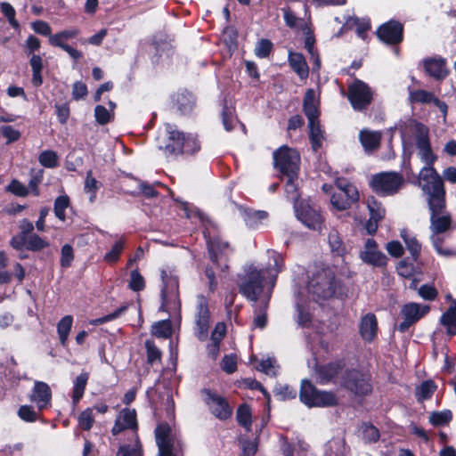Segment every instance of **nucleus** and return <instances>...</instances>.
<instances>
[{"instance_id": "nucleus-1", "label": "nucleus", "mask_w": 456, "mask_h": 456, "mask_svg": "<svg viewBox=\"0 0 456 456\" xmlns=\"http://www.w3.org/2000/svg\"><path fill=\"white\" fill-rule=\"evenodd\" d=\"M418 184L428 196L430 211L431 233H446L452 224L451 214L446 212L444 181L438 173H419Z\"/></svg>"}, {"instance_id": "nucleus-2", "label": "nucleus", "mask_w": 456, "mask_h": 456, "mask_svg": "<svg viewBox=\"0 0 456 456\" xmlns=\"http://www.w3.org/2000/svg\"><path fill=\"white\" fill-rule=\"evenodd\" d=\"M167 138V144L159 143V148L164 150L165 153L169 155H177L180 153H194L200 148V144L195 135L188 134L186 137L172 126H166L163 139Z\"/></svg>"}, {"instance_id": "nucleus-3", "label": "nucleus", "mask_w": 456, "mask_h": 456, "mask_svg": "<svg viewBox=\"0 0 456 456\" xmlns=\"http://www.w3.org/2000/svg\"><path fill=\"white\" fill-rule=\"evenodd\" d=\"M338 287L339 281L330 268H323L314 273L307 285L308 292L316 297L315 300L332 297Z\"/></svg>"}, {"instance_id": "nucleus-4", "label": "nucleus", "mask_w": 456, "mask_h": 456, "mask_svg": "<svg viewBox=\"0 0 456 456\" xmlns=\"http://www.w3.org/2000/svg\"><path fill=\"white\" fill-rule=\"evenodd\" d=\"M299 399L308 407H333L338 404L334 392L319 390L307 379L301 382Z\"/></svg>"}, {"instance_id": "nucleus-5", "label": "nucleus", "mask_w": 456, "mask_h": 456, "mask_svg": "<svg viewBox=\"0 0 456 456\" xmlns=\"http://www.w3.org/2000/svg\"><path fill=\"white\" fill-rule=\"evenodd\" d=\"M340 387L355 396H367L372 392L370 374L355 368L346 369L340 377Z\"/></svg>"}, {"instance_id": "nucleus-6", "label": "nucleus", "mask_w": 456, "mask_h": 456, "mask_svg": "<svg viewBox=\"0 0 456 456\" xmlns=\"http://www.w3.org/2000/svg\"><path fill=\"white\" fill-rule=\"evenodd\" d=\"M158 456H183L184 444L172 435L167 422L159 423L155 428Z\"/></svg>"}, {"instance_id": "nucleus-7", "label": "nucleus", "mask_w": 456, "mask_h": 456, "mask_svg": "<svg viewBox=\"0 0 456 456\" xmlns=\"http://www.w3.org/2000/svg\"><path fill=\"white\" fill-rule=\"evenodd\" d=\"M163 288L161 289L160 311H175L180 307L179 284L176 276L168 275L166 271L161 272Z\"/></svg>"}, {"instance_id": "nucleus-8", "label": "nucleus", "mask_w": 456, "mask_h": 456, "mask_svg": "<svg viewBox=\"0 0 456 456\" xmlns=\"http://www.w3.org/2000/svg\"><path fill=\"white\" fill-rule=\"evenodd\" d=\"M403 183V177L401 173H377L370 181L372 190L381 196L397 192Z\"/></svg>"}, {"instance_id": "nucleus-9", "label": "nucleus", "mask_w": 456, "mask_h": 456, "mask_svg": "<svg viewBox=\"0 0 456 456\" xmlns=\"http://www.w3.org/2000/svg\"><path fill=\"white\" fill-rule=\"evenodd\" d=\"M207 240L208 252L209 258L216 268L224 271L228 268L227 258L232 249L227 241L223 240L220 237H209L204 232Z\"/></svg>"}, {"instance_id": "nucleus-10", "label": "nucleus", "mask_w": 456, "mask_h": 456, "mask_svg": "<svg viewBox=\"0 0 456 456\" xmlns=\"http://www.w3.org/2000/svg\"><path fill=\"white\" fill-rule=\"evenodd\" d=\"M347 98L354 110L362 111L370 104L373 92L366 83L355 79L348 86Z\"/></svg>"}, {"instance_id": "nucleus-11", "label": "nucleus", "mask_w": 456, "mask_h": 456, "mask_svg": "<svg viewBox=\"0 0 456 456\" xmlns=\"http://www.w3.org/2000/svg\"><path fill=\"white\" fill-rule=\"evenodd\" d=\"M201 395L204 396V403L208 406L209 411L218 419L226 420L232 415V408L230 406L225 397L211 391L208 388H203Z\"/></svg>"}, {"instance_id": "nucleus-12", "label": "nucleus", "mask_w": 456, "mask_h": 456, "mask_svg": "<svg viewBox=\"0 0 456 456\" xmlns=\"http://www.w3.org/2000/svg\"><path fill=\"white\" fill-rule=\"evenodd\" d=\"M210 322V312L208 301L203 295L197 297L196 313H195V336L200 341H205L208 336Z\"/></svg>"}, {"instance_id": "nucleus-13", "label": "nucleus", "mask_w": 456, "mask_h": 456, "mask_svg": "<svg viewBox=\"0 0 456 456\" xmlns=\"http://www.w3.org/2000/svg\"><path fill=\"white\" fill-rule=\"evenodd\" d=\"M265 275L262 270L250 267L245 281L240 286V291L248 300L256 302L258 296L262 293Z\"/></svg>"}, {"instance_id": "nucleus-14", "label": "nucleus", "mask_w": 456, "mask_h": 456, "mask_svg": "<svg viewBox=\"0 0 456 456\" xmlns=\"http://www.w3.org/2000/svg\"><path fill=\"white\" fill-rule=\"evenodd\" d=\"M274 167L279 171H298L300 165L299 153L289 147L281 146L273 153Z\"/></svg>"}, {"instance_id": "nucleus-15", "label": "nucleus", "mask_w": 456, "mask_h": 456, "mask_svg": "<svg viewBox=\"0 0 456 456\" xmlns=\"http://www.w3.org/2000/svg\"><path fill=\"white\" fill-rule=\"evenodd\" d=\"M295 211L297 218L306 227L314 231H321L323 225V217L320 211L305 202H296Z\"/></svg>"}, {"instance_id": "nucleus-16", "label": "nucleus", "mask_w": 456, "mask_h": 456, "mask_svg": "<svg viewBox=\"0 0 456 456\" xmlns=\"http://www.w3.org/2000/svg\"><path fill=\"white\" fill-rule=\"evenodd\" d=\"M428 311V305H421L417 303L404 305L401 310L403 321L398 325L397 330L402 333L407 331L412 324L425 316Z\"/></svg>"}, {"instance_id": "nucleus-17", "label": "nucleus", "mask_w": 456, "mask_h": 456, "mask_svg": "<svg viewBox=\"0 0 456 456\" xmlns=\"http://www.w3.org/2000/svg\"><path fill=\"white\" fill-rule=\"evenodd\" d=\"M345 367L343 360H336L325 364H316L314 372L316 380L321 385H326L334 382L335 379L342 373Z\"/></svg>"}, {"instance_id": "nucleus-18", "label": "nucleus", "mask_w": 456, "mask_h": 456, "mask_svg": "<svg viewBox=\"0 0 456 456\" xmlns=\"http://www.w3.org/2000/svg\"><path fill=\"white\" fill-rule=\"evenodd\" d=\"M360 258L365 264L375 267H384L387 264V257L378 250V244L374 239H368L365 241L364 249L360 252Z\"/></svg>"}, {"instance_id": "nucleus-19", "label": "nucleus", "mask_w": 456, "mask_h": 456, "mask_svg": "<svg viewBox=\"0 0 456 456\" xmlns=\"http://www.w3.org/2000/svg\"><path fill=\"white\" fill-rule=\"evenodd\" d=\"M377 34L381 41L395 45L403 39V26L399 22L392 20L381 25Z\"/></svg>"}, {"instance_id": "nucleus-20", "label": "nucleus", "mask_w": 456, "mask_h": 456, "mask_svg": "<svg viewBox=\"0 0 456 456\" xmlns=\"http://www.w3.org/2000/svg\"><path fill=\"white\" fill-rule=\"evenodd\" d=\"M427 74L437 80H443L448 75L445 60L442 57L426 58L422 61Z\"/></svg>"}, {"instance_id": "nucleus-21", "label": "nucleus", "mask_w": 456, "mask_h": 456, "mask_svg": "<svg viewBox=\"0 0 456 456\" xmlns=\"http://www.w3.org/2000/svg\"><path fill=\"white\" fill-rule=\"evenodd\" d=\"M378 321L372 313H368L361 318L359 323V333L361 338L366 342H372L377 337Z\"/></svg>"}, {"instance_id": "nucleus-22", "label": "nucleus", "mask_w": 456, "mask_h": 456, "mask_svg": "<svg viewBox=\"0 0 456 456\" xmlns=\"http://www.w3.org/2000/svg\"><path fill=\"white\" fill-rule=\"evenodd\" d=\"M51 398L52 393L50 387L45 382L37 381L34 385L30 399L37 404L38 411L47 407Z\"/></svg>"}, {"instance_id": "nucleus-23", "label": "nucleus", "mask_w": 456, "mask_h": 456, "mask_svg": "<svg viewBox=\"0 0 456 456\" xmlns=\"http://www.w3.org/2000/svg\"><path fill=\"white\" fill-rule=\"evenodd\" d=\"M172 102L176 110L183 114L191 112L195 105L193 95L186 90L178 91L174 94L172 95Z\"/></svg>"}, {"instance_id": "nucleus-24", "label": "nucleus", "mask_w": 456, "mask_h": 456, "mask_svg": "<svg viewBox=\"0 0 456 456\" xmlns=\"http://www.w3.org/2000/svg\"><path fill=\"white\" fill-rule=\"evenodd\" d=\"M303 108L308 120L319 118V97L314 89H308L305 92Z\"/></svg>"}, {"instance_id": "nucleus-25", "label": "nucleus", "mask_w": 456, "mask_h": 456, "mask_svg": "<svg viewBox=\"0 0 456 456\" xmlns=\"http://www.w3.org/2000/svg\"><path fill=\"white\" fill-rule=\"evenodd\" d=\"M342 194L345 196V200L339 202L335 200V197L330 198V203L338 210H346L359 200L358 191L356 187L352 183H350L346 189L342 191Z\"/></svg>"}, {"instance_id": "nucleus-26", "label": "nucleus", "mask_w": 456, "mask_h": 456, "mask_svg": "<svg viewBox=\"0 0 456 456\" xmlns=\"http://www.w3.org/2000/svg\"><path fill=\"white\" fill-rule=\"evenodd\" d=\"M359 139L365 151L372 152L379 147L381 133L379 131L362 130L359 134Z\"/></svg>"}, {"instance_id": "nucleus-27", "label": "nucleus", "mask_w": 456, "mask_h": 456, "mask_svg": "<svg viewBox=\"0 0 456 456\" xmlns=\"http://www.w3.org/2000/svg\"><path fill=\"white\" fill-rule=\"evenodd\" d=\"M289 62L292 69L301 79H305L308 77L309 69L302 53L289 52Z\"/></svg>"}, {"instance_id": "nucleus-28", "label": "nucleus", "mask_w": 456, "mask_h": 456, "mask_svg": "<svg viewBox=\"0 0 456 456\" xmlns=\"http://www.w3.org/2000/svg\"><path fill=\"white\" fill-rule=\"evenodd\" d=\"M243 220L246 225L250 229H256L264 220L268 217V213L264 210H254L251 208L244 209Z\"/></svg>"}, {"instance_id": "nucleus-29", "label": "nucleus", "mask_w": 456, "mask_h": 456, "mask_svg": "<svg viewBox=\"0 0 456 456\" xmlns=\"http://www.w3.org/2000/svg\"><path fill=\"white\" fill-rule=\"evenodd\" d=\"M308 127L310 130L309 137L312 148L316 151L322 146V142L324 139L319 119L308 120Z\"/></svg>"}, {"instance_id": "nucleus-30", "label": "nucleus", "mask_w": 456, "mask_h": 456, "mask_svg": "<svg viewBox=\"0 0 456 456\" xmlns=\"http://www.w3.org/2000/svg\"><path fill=\"white\" fill-rule=\"evenodd\" d=\"M411 127L415 136L417 148L430 143L428 126L417 121H411Z\"/></svg>"}, {"instance_id": "nucleus-31", "label": "nucleus", "mask_w": 456, "mask_h": 456, "mask_svg": "<svg viewBox=\"0 0 456 456\" xmlns=\"http://www.w3.org/2000/svg\"><path fill=\"white\" fill-rule=\"evenodd\" d=\"M29 65L32 69L31 83L34 86L39 87L43 84L42 69L43 59L40 55L32 54L29 59Z\"/></svg>"}, {"instance_id": "nucleus-32", "label": "nucleus", "mask_w": 456, "mask_h": 456, "mask_svg": "<svg viewBox=\"0 0 456 456\" xmlns=\"http://www.w3.org/2000/svg\"><path fill=\"white\" fill-rule=\"evenodd\" d=\"M359 433L365 444H374L379 440V430L369 422H362L359 427Z\"/></svg>"}, {"instance_id": "nucleus-33", "label": "nucleus", "mask_w": 456, "mask_h": 456, "mask_svg": "<svg viewBox=\"0 0 456 456\" xmlns=\"http://www.w3.org/2000/svg\"><path fill=\"white\" fill-rule=\"evenodd\" d=\"M72 323L73 317L71 315H65L57 323V333L62 346H67V341L71 330Z\"/></svg>"}, {"instance_id": "nucleus-34", "label": "nucleus", "mask_w": 456, "mask_h": 456, "mask_svg": "<svg viewBox=\"0 0 456 456\" xmlns=\"http://www.w3.org/2000/svg\"><path fill=\"white\" fill-rule=\"evenodd\" d=\"M441 323L446 327L449 336L456 335V305H451L440 319Z\"/></svg>"}, {"instance_id": "nucleus-35", "label": "nucleus", "mask_w": 456, "mask_h": 456, "mask_svg": "<svg viewBox=\"0 0 456 456\" xmlns=\"http://www.w3.org/2000/svg\"><path fill=\"white\" fill-rule=\"evenodd\" d=\"M420 159L425 163V167L420 171H436L432 166L436 160V156L433 152L430 143L417 148Z\"/></svg>"}, {"instance_id": "nucleus-36", "label": "nucleus", "mask_w": 456, "mask_h": 456, "mask_svg": "<svg viewBox=\"0 0 456 456\" xmlns=\"http://www.w3.org/2000/svg\"><path fill=\"white\" fill-rule=\"evenodd\" d=\"M88 379L89 374L87 372H82L76 378L72 394V401L74 403H77L83 397Z\"/></svg>"}, {"instance_id": "nucleus-37", "label": "nucleus", "mask_w": 456, "mask_h": 456, "mask_svg": "<svg viewBox=\"0 0 456 456\" xmlns=\"http://www.w3.org/2000/svg\"><path fill=\"white\" fill-rule=\"evenodd\" d=\"M126 429L137 430L136 411L134 409H123L117 418Z\"/></svg>"}, {"instance_id": "nucleus-38", "label": "nucleus", "mask_w": 456, "mask_h": 456, "mask_svg": "<svg viewBox=\"0 0 456 456\" xmlns=\"http://www.w3.org/2000/svg\"><path fill=\"white\" fill-rule=\"evenodd\" d=\"M328 241L331 252L338 256H343L346 253V248L344 244L342 238L337 231H332L329 233Z\"/></svg>"}, {"instance_id": "nucleus-39", "label": "nucleus", "mask_w": 456, "mask_h": 456, "mask_svg": "<svg viewBox=\"0 0 456 456\" xmlns=\"http://www.w3.org/2000/svg\"><path fill=\"white\" fill-rule=\"evenodd\" d=\"M79 34L77 28L65 29L49 37V43L53 46L66 45L65 41L76 37Z\"/></svg>"}, {"instance_id": "nucleus-40", "label": "nucleus", "mask_w": 456, "mask_h": 456, "mask_svg": "<svg viewBox=\"0 0 456 456\" xmlns=\"http://www.w3.org/2000/svg\"><path fill=\"white\" fill-rule=\"evenodd\" d=\"M236 419L241 427H243L247 432L251 430V411L248 405L240 404L236 412Z\"/></svg>"}, {"instance_id": "nucleus-41", "label": "nucleus", "mask_w": 456, "mask_h": 456, "mask_svg": "<svg viewBox=\"0 0 456 456\" xmlns=\"http://www.w3.org/2000/svg\"><path fill=\"white\" fill-rule=\"evenodd\" d=\"M268 300L255 307V317L253 320L254 328L264 329L267 325Z\"/></svg>"}, {"instance_id": "nucleus-42", "label": "nucleus", "mask_w": 456, "mask_h": 456, "mask_svg": "<svg viewBox=\"0 0 456 456\" xmlns=\"http://www.w3.org/2000/svg\"><path fill=\"white\" fill-rule=\"evenodd\" d=\"M437 387L432 379L423 381L416 390V397L419 402L429 399Z\"/></svg>"}, {"instance_id": "nucleus-43", "label": "nucleus", "mask_w": 456, "mask_h": 456, "mask_svg": "<svg viewBox=\"0 0 456 456\" xmlns=\"http://www.w3.org/2000/svg\"><path fill=\"white\" fill-rule=\"evenodd\" d=\"M452 419V413L450 410L442 411H433L429 415V422L435 427H441L448 424Z\"/></svg>"}, {"instance_id": "nucleus-44", "label": "nucleus", "mask_w": 456, "mask_h": 456, "mask_svg": "<svg viewBox=\"0 0 456 456\" xmlns=\"http://www.w3.org/2000/svg\"><path fill=\"white\" fill-rule=\"evenodd\" d=\"M49 246V243L37 234L25 236V248L30 251H39Z\"/></svg>"}, {"instance_id": "nucleus-45", "label": "nucleus", "mask_w": 456, "mask_h": 456, "mask_svg": "<svg viewBox=\"0 0 456 456\" xmlns=\"http://www.w3.org/2000/svg\"><path fill=\"white\" fill-rule=\"evenodd\" d=\"M410 101L416 103H434L436 96L425 90L410 91Z\"/></svg>"}, {"instance_id": "nucleus-46", "label": "nucleus", "mask_w": 456, "mask_h": 456, "mask_svg": "<svg viewBox=\"0 0 456 456\" xmlns=\"http://www.w3.org/2000/svg\"><path fill=\"white\" fill-rule=\"evenodd\" d=\"M444 238H445V233H431L430 234V240L432 241V244L439 255L445 256H455L456 251L450 250V249H444L442 248V244L444 240Z\"/></svg>"}, {"instance_id": "nucleus-47", "label": "nucleus", "mask_w": 456, "mask_h": 456, "mask_svg": "<svg viewBox=\"0 0 456 456\" xmlns=\"http://www.w3.org/2000/svg\"><path fill=\"white\" fill-rule=\"evenodd\" d=\"M314 39L311 35H307L305 40V47L311 55V61H313V71H317L321 67L320 58L314 49Z\"/></svg>"}, {"instance_id": "nucleus-48", "label": "nucleus", "mask_w": 456, "mask_h": 456, "mask_svg": "<svg viewBox=\"0 0 456 456\" xmlns=\"http://www.w3.org/2000/svg\"><path fill=\"white\" fill-rule=\"evenodd\" d=\"M368 208L370 211V217L381 221L386 214L385 208L381 204L377 201L374 197H370L367 201Z\"/></svg>"}, {"instance_id": "nucleus-49", "label": "nucleus", "mask_w": 456, "mask_h": 456, "mask_svg": "<svg viewBox=\"0 0 456 456\" xmlns=\"http://www.w3.org/2000/svg\"><path fill=\"white\" fill-rule=\"evenodd\" d=\"M402 238L403 239L406 248L411 253L413 261H417L421 250L420 243L416 238L409 237L406 233H403Z\"/></svg>"}, {"instance_id": "nucleus-50", "label": "nucleus", "mask_w": 456, "mask_h": 456, "mask_svg": "<svg viewBox=\"0 0 456 456\" xmlns=\"http://www.w3.org/2000/svg\"><path fill=\"white\" fill-rule=\"evenodd\" d=\"M69 206V198L67 195H61L56 198L54 201V214L61 221L65 220V210Z\"/></svg>"}, {"instance_id": "nucleus-51", "label": "nucleus", "mask_w": 456, "mask_h": 456, "mask_svg": "<svg viewBox=\"0 0 456 456\" xmlns=\"http://www.w3.org/2000/svg\"><path fill=\"white\" fill-rule=\"evenodd\" d=\"M172 329L169 320L160 321L152 327V334L158 338H167L171 336Z\"/></svg>"}, {"instance_id": "nucleus-52", "label": "nucleus", "mask_w": 456, "mask_h": 456, "mask_svg": "<svg viewBox=\"0 0 456 456\" xmlns=\"http://www.w3.org/2000/svg\"><path fill=\"white\" fill-rule=\"evenodd\" d=\"M38 160L45 168H54L57 166L58 155L53 151H45L39 155Z\"/></svg>"}, {"instance_id": "nucleus-53", "label": "nucleus", "mask_w": 456, "mask_h": 456, "mask_svg": "<svg viewBox=\"0 0 456 456\" xmlns=\"http://www.w3.org/2000/svg\"><path fill=\"white\" fill-rule=\"evenodd\" d=\"M145 348L147 353V362L150 364H154L157 362H160L161 360V352L156 346L153 341L146 340L145 341Z\"/></svg>"}, {"instance_id": "nucleus-54", "label": "nucleus", "mask_w": 456, "mask_h": 456, "mask_svg": "<svg viewBox=\"0 0 456 456\" xmlns=\"http://www.w3.org/2000/svg\"><path fill=\"white\" fill-rule=\"evenodd\" d=\"M95 120L100 125H106L113 119L114 113L102 105H97L94 109Z\"/></svg>"}, {"instance_id": "nucleus-55", "label": "nucleus", "mask_w": 456, "mask_h": 456, "mask_svg": "<svg viewBox=\"0 0 456 456\" xmlns=\"http://www.w3.org/2000/svg\"><path fill=\"white\" fill-rule=\"evenodd\" d=\"M18 416L26 422H35L38 418V412L31 405H21L18 410Z\"/></svg>"}, {"instance_id": "nucleus-56", "label": "nucleus", "mask_w": 456, "mask_h": 456, "mask_svg": "<svg viewBox=\"0 0 456 456\" xmlns=\"http://www.w3.org/2000/svg\"><path fill=\"white\" fill-rule=\"evenodd\" d=\"M94 419L93 415V409L87 408L83 411L78 416V424L84 430H90L94 425Z\"/></svg>"}, {"instance_id": "nucleus-57", "label": "nucleus", "mask_w": 456, "mask_h": 456, "mask_svg": "<svg viewBox=\"0 0 456 456\" xmlns=\"http://www.w3.org/2000/svg\"><path fill=\"white\" fill-rule=\"evenodd\" d=\"M155 186H164L160 182H155L153 184L149 183L145 181H139L140 191L148 199L155 198L159 195Z\"/></svg>"}, {"instance_id": "nucleus-58", "label": "nucleus", "mask_w": 456, "mask_h": 456, "mask_svg": "<svg viewBox=\"0 0 456 456\" xmlns=\"http://www.w3.org/2000/svg\"><path fill=\"white\" fill-rule=\"evenodd\" d=\"M274 395L280 396L281 400L294 399L297 396V391L289 385H279L276 386Z\"/></svg>"}, {"instance_id": "nucleus-59", "label": "nucleus", "mask_w": 456, "mask_h": 456, "mask_svg": "<svg viewBox=\"0 0 456 456\" xmlns=\"http://www.w3.org/2000/svg\"><path fill=\"white\" fill-rule=\"evenodd\" d=\"M283 176L287 179L285 190L288 194L291 195L293 200H297L298 194L297 192V186L294 183V180L297 179V173H281Z\"/></svg>"}, {"instance_id": "nucleus-60", "label": "nucleus", "mask_w": 456, "mask_h": 456, "mask_svg": "<svg viewBox=\"0 0 456 456\" xmlns=\"http://www.w3.org/2000/svg\"><path fill=\"white\" fill-rule=\"evenodd\" d=\"M129 289L134 291H141L145 287L143 277L138 272V270H133L130 273V281L128 285Z\"/></svg>"}, {"instance_id": "nucleus-61", "label": "nucleus", "mask_w": 456, "mask_h": 456, "mask_svg": "<svg viewBox=\"0 0 456 456\" xmlns=\"http://www.w3.org/2000/svg\"><path fill=\"white\" fill-rule=\"evenodd\" d=\"M223 124L226 131H231L237 123L232 108L224 107L222 112Z\"/></svg>"}, {"instance_id": "nucleus-62", "label": "nucleus", "mask_w": 456, "mask_h": 456, "mask_svg": "<svg viewBox=\"0 0 456 456\" xmlns=\"http://www.w3.org/2000/svg\"><path fill=\"white\" fill-rule=\"evenodd\" d=\"M124 248V241L118 240L112 246L111 249L105 254L104 260L108 263H116Z\"/></svg>"}, {"instance_id": "nucleus-63", "label": "nucleus", "mask_w": 456, "mask_h": 456, "mask_svg": "<svg viewBox=\"0 0 456 456\" xmlns=\"http://www.w3.org/2000/svg\"><path fill=\"white\" fill-rule=\"evenodd\" d=\"M273 49V43L268 39H261L255 47V54L259 58L269 56Z\"/></svg>"}, {"instance_id": "nucleus-64", "label": "nucleus", "mask_w": 456, "mask_h": 456, "mask_svg": "<svg viewBox=\"0 0 456 456\" xmlns=\"http://www.w3.org/2000/svg\"><path fill=\"white\" fill-rule=\"evenodd\" d=\"M117 456H142V452L140 444H136L135 447L130 445H121L118 448Z\"/></svg>"}]
</instances>
